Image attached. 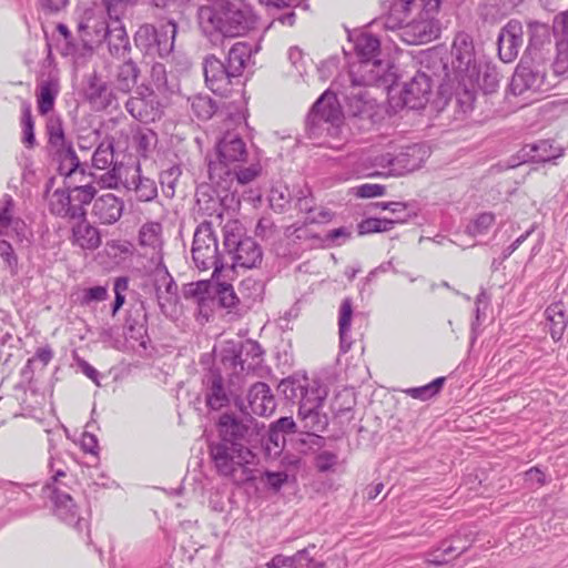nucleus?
I'll use <instances>...</instances> for the list:
<instances>
[{
	"mask_svg": "<svg viewBox=\"0 0 568 568\" xmlns=\"http://www.w3.org/2000/svg\"><path fill=\"white\" fill-rule=\"evenodd\" d=\"M389 83H365L354 81L349 74L335 80L313 104L306 118V131L311 139H317L326 134L334 136L338 133L343 122L341 103L352 118L369 119L373 104L368 99L366 87L384 85Z\"/></svg>",
	"mask_w": 568,
	"mask_h": 568,
	"instance_id": "nucleus-1",
	"label": "nucleus"
},
{
	"mask_svg": "<svg viewBox=\"0 0 568 568\" xmlns=\"http://www.w3.org/2000/svg\"><path fill=\"white\" fill-rule=\"evenodd\" d=\"M202 33L212 42L246 34L256 24L251 7L241 0H207L197 9Z\"/></svg>",
	"mask_w": 568,
	"mask_h": 568,
	"instance_id": "nucleus-2",
	"label": "nucleus"
},
{
	"mask_svg": "<svg viewBox=\"0 0 568 568\" xmlns=\"http://www.w3.org/2000/svg\"><path fill=\"white\" fill-rule=\"evenodd\" d=\"M422 65L430 69L440 83V91L445 87L453 88L455 81L478 82L480 78V64L476 60L473 38L466 32L456 34L448 59H444L438 51H430L422 59Z\"/></svg>",
	"mask_w": 568,
	"mask_h": 568,
	"instance_id": "nucleus-3",
	"label": "nucleus"
},
{
	"mask_svg": "<svg viewBox=\"0 0 568 568\" xmlns=\"http://www.w3.org/2000/svg\"><path fill=\"white\" fill-rule=\"evenodd\" d=\"M280 388L285 398L298 402V419L304 433L315 434L325 430L328 417L321 412L328 394L325 385L315 379L286 378L281 382Z\"/></svg>",
	"mask_w": 568,
	"mask_h": 568,
	"instance_id": "nucleus-4",
	"label": "nucleus"
},
{
	"mask_svg": "<svg viewBox=\"0 0 568 568\" xmlns=\"http://www.w3.org/2000/svg\"><path fill=\"white\" fill-rule=\"evenodd\" d=\"M50 479L42 487V496L52 504L53 514L64 524L72 526L78 532L88 530V520L80 516L79 508L72 498L73 475L67 471L62 460L50 457Z\"/></svg>",
	"mask_w": 568,
	"mask_h": 568,
	"instance_id": "nucleus-5",
	"label": "nucleus"
},
{
	"mask_svg": "<svg viewBox=\"0 0 568 568\" xmlns=\"http://www.w3.org/2000/svg\"><path fill=\"white\" fill-rule=\"evenodd\" d=\"M351 51L354 52L356 61L349 62L347 74L354 81L365 83H389L392 73L389 64L378 59L381 53V39L368 31L355 30L348 34Z\"/></svg>",
	"mask_w": 568,
	"mask_h": 568,
	"instance_id": "nucleus-6",
	"label": "nucleus"
},
{
	"mask_svg": "<svg viewBox=\"0 0 568 568\" xmlns=\"http://www.w3.org/2000/svg\"><path fill=\"white\" fill-rule=\"evenodd\" d=\"M95 186L88 182L84 184H69L65 189H57L49 196L48 206L52 215L68 222L84 220L85 205L90 204L97 193Z\"/></svg>",
	"mask_w": 568,
	"mask_h": 568,
	"instance_id": "nucleus-7",
	"label": "nucleus"
},
{
	"mask_svg": "<svg viewBox=\"0 0 568 568\" xmlns=\"http://www.w3.org/2000/svg\"><path fill=\"white\" fill-rule=\"evenodd\" d=\"M178 23L173 19L160 23L141 24L134 33L135 47L145 55L168 58L174 50Z\"/></svg>",
	"mask_w": 568,
	"mask_h": 568,
	"instance_id": "nucleus-8",
	"label": "nucleus"
},
{
	"mask_svg": "<svg viewBox=\"0 0 568 568\" xmlns=\"http://www.w3.org/2000/svg\"><path fill=\"white\" fill-rule=\"evenodd\" d=\"M221 362L227 375L244 384V377L263 362L261 345L252 339L232 343L222 351Z\"/></svg>",
	"mask_w": 568,
	"mask_h": 568,
	"instance_id": "nucleus-9",
	"label": "nucleus"
},
{
	"mask_svg": "<svg viewBox=\"0 0 568 568\" xmlns=\"http://www.w3.org/2000/svg\"><path fill=\"white\" fill-rule=\"evenodd\" d=\"M192 258L200 271L213 268V276L224 268L217 236L211 222L204 221L196 227L193 236Z\"/></svg>",
	"mask_w": 568,
	"mask_h": 568,
	"instance_id": "nucleus-10",
	"label": "nucleus"
},
{
	"mask_svg": "<svg viewBox=\"0 0 568 568\" xmlns=\"http://www.w3.org/2000/svg\"><path fill=\"white\" fill-rule=\"evenodd\" d=\"M224 247L232 256L233 266L255 268L262 264V247L252 237H242L241 229L226 224L224 227Z\"/></svg>",
	"mask_w": 568,
	"mask_h": 568,
	"instance_id": "nucleus-11",
	"label": "nucleus"
},
{
	"mask_svg": "<svg viewBox=\"0 0 568 568\" xmlns=\"http://www.w3.org/2000/svg\"><path fill=\"white\" fill-rule=\"evenodd\" d=\"M440 3L442 0H428L424 6L425 13H422L418 19L406 22L399 38L407 44H420L436 39L439 34L438 21L429 14L437 12Z\"/></svg>",
	"mask_w": 568,
	"mask_h": 568,
	"instance_id": "nucleus-12",
	"label": "nucleus"
},
{
	"mask_svg": "<svg viewBox=\"0 0 568 568\" xmlns=\"http://www.w3.org/2000/svg\"><path fill=\"white\" fill-rule=\"evenodd\" d=\"M189 293L197 300L201 308L206 305V301L211 297L221 307L229 310L230 313H239L241 311L240 306L243 307L241 296L235 293L231 284L225 282L210 283L201 281L193 284Z\"/></svg>",
	"mask_w": 568,
	"mask_h": 568,
	"instance_id": "nucleus-13",
	"label": "nucleus"
},
{
	"mask_svg": "<svg viewBox=\"0 0 568 568\" xmlns=\"http://www.w3.org/2000/svg\"><path fill=\"white\" fill-rule=\"evenodd\" d=\"M204 383L206 385V405L211 409L219 410L227 406L231 400L237 406L243 384L233 376L229 375V384L225 386L221 373L216 369H211Z\"/></svg>",
	"mask_w": 568,
	"mask_h": 568,
	"instance_id": "nucleus-14",
	"label": "nucleus"
},
{
	"mask_svg": "<svg viewBox=\"0 0 568 568\" xmlns=\"http://www.w3.org/2000/svg\"><path fill=\"white\" fill-rule=\"evenodd\" d=\"M215 150L216 160H211L207 164L209 179H211L214 165L221 164V166H224L223 169H230L246 162L248 155L246 144L237 130L227 129L217 140Z\"/></svg>",
	"mask_w": 568,
	"mask_h": 568,
	"instance_id": "nucleus-15",
	"label": "nucleus"
},
{
	"mask_svg": "<svg viewBox=\"0 0 568 568\" xmlns=\"http://www.w3.org/2000/svg\"><path fill=\"white\" fill-rule=\"evenodd\" d=\"M125 110L142 123L155 122L163 114V105L158 94L146 85L139 87L135 94L128 99Z\"/></svg>",
	"mask_w": 568,
	"mask_h": 568,
	"instance_id": "nucleus-16",
	"label": "nucleus"
},
{
	"mask_svg": "<svg viewBox=\"0 0 568 568\" xmlns=\"http://www.w3.org/2000/svg\"><path fill=\"white\" fill-rule=\"evenodd\" d=\"M434 85L440 89V83L430 69L425 68L424 71H418L400 91L403 104L412 110L423 109L429 101Z\"/></svg>",
	"mask_w": 568,
	"mask_h": 568,
	"instance_id": "nucleus-17",
	"label": "nucleus"
},
{
	"mask_svg": "<svg viewBox=\"0 0 568 568\" xmlns=\"http://www.w3.org/2000/svg\"><path fill=\"white\" fill-rule=\"evenodd\" d=\"M92 166L95 170H105L100 176V184L106 189H116L121 181L122 164L114 161V141L105 138L92 154Z\"/></svg>",
	"mask_w": 568,
	"mask_h": 568,
	"instance_id": "nucleus-18",
	"label": "nucleus"
},
{
	"mask_svg": "<svg viewBox=\"0 0 568 568\" xmlns=\"http://www.w3.org/2000/svg\"><path fill=\"white\" fill-rule=\"evenodd\" d=\"M210 454L217 471L223 476L233 475L236 466L250 463L251 450L239 444L219 442L210 446Z\"/></svg>",
	"mask_w": 568,
	"mask_h": 568,
	"instance_id": "nucleus-19",
	"label": "nucleus"
},
{
	"mask_svg": "<svg viewBox=\"0 0 568 568\" xmlns=\"http://www.w3.org/2000/svg\"><path fill=\"white\" fill-rule=\"evenodd\" d=\"M202 64L206 87L217 95H227L234 84L241 83L235 74H231L227 64L214 54L206 55Z\"/></svg>",
	"mask_w": 568,
	"mask_h": 568,
	"instance_id": "nucleus-20",
	"label": "nucleus"
},
{
	"mask_svg": "<svg viewBox=\"0 0 568 568\" xmlns=\"http://www.w3.org/2000/svg\"><path fill=\"white\" fill-rule=\"evenodd\" d=\"M220 191L223 192L217 186L216 189L210 185L197 186L195 192L197 212L205 216L222 219L224 209L240 204V200L235 197L236 190L223 196Z\"/></svg>",
	"mask_w": 568,
	"mask_h": 568,
	"instance_id": "nucleus-21",
	"label": "nucleus"
},
{
	"mask_svg": "<svg viewBox=\"0 0 568 568\" xmlns=\"http://www.w3.org/2000/svg\"><path fill=\"white\" fill-rule=\"evenodd\" d=\"M221 164L214 165L211 173V183L222 191L233 192L232 187L236 183L245 185L255 180L261 173V164L258 162L251 163L246 168L236 164L230 169H223Z\"/></svg>",
	"mask_w": 568,
	"mask_h": 568,
	"instance_id": "nucleus-22",
	"label": "nucleus"
},
{
	"mask_svg": "<svg viewBox=\"0 0 568 568\" xmlns=\"http://www.w3.org/2000/svg\"><path fill=\"white\" fill-rule=\"evenodd\" d=\"M239 409L244 414L270 416L276 408V400L266 383L253 384L245 398L240 396Z\"/></svg>",
	"mask_w": 568,
	"mask_h": 568,
	"instance_id": "nucleus-23",
	"label": "nucleus"
},
{
	"mask_svg": "<svg viewBox=\"0 0 568 568\" xmlns=\"http://www.w3.org/2000/svg\"><path fill=\"white\" fill-rule=\"evenodd\" d=\"M524 43V30L520 21L511 19L499 31L497 38L498 55L501 61L513 62Z\"/></svg>",
	"mask_w": 568,
	"mask_h": 568,
	"instance_id": "nucleus-24",
	"label": "nucleus"
},
{
	"mask_svg": "<svg viewBox=\"0 0 568 568\" xmlns=\"http://www.w3.org/2000/svg\"><path fill=\"white\" fill-rule=\"evenodd\" d=\"M91 203V216L102 225L116 223L124 211L123 199L109 192L101 195L95 194Z\"/></svg>",
	"mask_w": 568,
	"mask_h": 568,
	"instance_id": "nucleus-25",
	"label": "nucleus"
},
{
	"mask_svg": "<svg viewBox=\"0 0 568 568\" xmlns=\"http://www.w3.org/2000/svg\"><path fill=\"white\" fill-rule=\"evenodd\" d=\"M83 93L85 100L97 110L111 108L116 101L112 88L95 72L87 78Z\"/></svg>",
	"mask_w": 568,
	"mask_h": 568,
	"instance_id": "nucleus-26",
	"label": "nucleus"
},
{
	"mask_svg": "<svg viewBox=\"0 0 568 568\" xmlns=\"http://www.w3.org/2000/svg\"><path fill=\"white\" fill-rule=\"evenodd\" d=\"M150 281L155 300L161 308L164 307L165 302L170 303L178 297V285L162 258L151 272Z\"/></svg>",
	"mask_w": 568,
	"mask_h": 568,
	"instance_id": "nucleus-27",
	"label": "nucleus"
},
{
	"mask_svg": "<svg viewBox=\"0 0 568 568\" xmlns=\"http://www.w3.org/2000/svg\"><path fill=\"white\" fill-rule=\"evenodd\" d=\"M564 154V149L551 140H539L535 143L524 145L518 152V160L523 163H547L552 162Z\"/></svg>",
	"mask_w": 568,
	"mask_h": 568,
	"instance_id": "nucleus-28",
	"label": "nucleus"
},
{
	"mask_svg": "<svg viewBox=\"0 0 568 568\" xmlns=\"http://www.w3.org/2000/svg\"><path fill=\"white\" fill-rule=\"evenodd\" d=\"M509 88L514 95H521L526 91H546L548 89L545 88V74L523 63L517 65Z\"/></svg>",
	"mask_w": 568,
	"mask_h": 568,
	"instance_id": "nucleus-29",
	"label": "nucleus"
},
{
	"mask_svg": "<svg viewBox=\"0 0 568 568\" xmlns=\"http://www.w3.org/2000/svg\"><path fill=\"white\" fill-rule=\"evenodd\" d=\"M125 189L133 194L136 202H153L159 196L158 183L142 173L141 164L136 163L134 173L125 181Z\"/></svg>",
	"mask_w": 568,
	"mask_h": 568,
	"instance_id": "nucleus-30",
	"label": "nucleus"
},
{
	"mask_svg": "<svg viewBox=\"0 0 568 568\" xmlns=\"http://www.w3.org/2000/svg\"><path fill=\"white\" fill-rule=\"evenodd\" d=\"M50 152L58 162L59 173L70 180L69 184H73L72 180L75 179L77 175L81 176L80 182L83 181L85 178V168L80 162L72 144Z\"/></svg>",
	"mask_w": 568,
	"mask_h": 568,
	"instance_id": "nucleus-31",
	"label": "nucleus"
},
{
	"mask_svg": "<svg viewBox=\"0 0 568 568\" xmlns=\"http://www.w3.org/2000/svg\"><path fill=\"white\" fill-rule=\"evenodd\" d=\"M426 150L420 144H410L395 154L394 175H404L422 166L425 161Z\"/></svg>",
	"mask_w": 568,
	"mask_h": 568,
	"instance_id": "nucleus-32",
	"label": "nucleus"
},
{
	"mask_svg": "<svg viewBox=\"0 0 568 568\" xmlns=\"http://www.w3.org/2000/svg\"><path fill=\"white\" fill-rule=\"evenodd\" d=\"M72 242L82 250L94 251L101 245V233L98 227L84 220H77L72 225Z\"/></svg>",
	"mask_w": 568,
	"mask_h": 568,
	"instance_id": "nucleus-33",
	"label": "nucleus"
},
{
	"mask_svg": "<svg viewBox=\"0 0 568 568\" xmlns=\"http://www.w3.org/2000/svg\"><path fill=\"white\" fill-rule=\"evenodd\" d=\"M248 432V427L235 418L233 415L224 414L219 420L220 442L227 444H239L244 446L243 440Z\"/></svg>",
	"mask_w": 568,
	"mask_h": 568,
	"instance_id": "nucleus-34",
	"label": "nucleus"
},
{
	"mask_svg": "<svg viewBox=\"0 0 568 568\" xmlns=\"http://www.w3.org/2000/svg\"><path fill=\"white\" fill-rule=\"evenodd\" d=\"M79 29L87 36H92L91 41L93 42L105 40L113 30L103 14L97 17L93 11L85 12L83 20L79 23Z\"/></svg>",
	"mask_w": 568,
	"mask_h": 568,
	"instance_id": "nucleus-35",
	"label": "nucleus"
},
{
	"mask_svg": "<svg viewBox=\"0 0 568 568\" xmlns=\"http://www.w3.org/2000/svg\"><path fill=\"white\" fill-rule=\"evenodd\" d=\"M412 9L413 8L410 6L403 1L395 0L389 8V12L383 19L375 21L373 26H383L386 30L392 31L399 30V33H402V28L405 26L406 19Z\"/></svg>",
	"mask_w": 568,
	"mask_h": 568,
	"instance_id": "nucleus-36",
	"label": "nucleus"
},
{
	"mask_svg": "<svg viewBox=\"0 0 568 568\" xmlns=\"http://www.w3.org/2000/svg\"><path fill=\"white\" fill-rule=\"evenodd\" d=\"M353 317V302L349 297L342 301L338 314L339 347L343 353L349 351L352 337L349 335Z\"/></svg>",
	"mask_w": 568,
	"mask_h": 568,
	"instance_id": "nucleus-37",
	"label": "nucleus"
},
{
	"mask_svg": "<svg viewBox=\"0 0 568 568\" xmlns=\"http://www.w3.org/2000/svg\"><path fill=\"white\" fill-rule=\"evenodd\" d=\"M58 94L59 84L55 80L48 79L38 84L36 97L38 112L41 115H47L53 110Z\"/></svg>",
	"mask_w": 568,
	"mask_h": 568,
	"instance_id": "nucleus-38",
	"label": "nucleus"
},
{
	"mask_svg": "<svg viewBox=\"0 0 568 568\" xmlns=\"http://www.w3.org/2000/svg\"><path fill=\"white\" fill-rule=\"evenodd\" d=\"M113 30L105 39L111 55L118 59H130L131 45L125 28L122 23H113Z\"/></svg>",
	"mask_w": 568,
	"mask_h": 568,
	"instance_id": "nucleus-39",
	"label": "nucleus"
},
{
	"mask_svg": "<svg viewBox=\"0 0 568 568\" xmlns=\"http://www.w3.org/2000/svg\"><path fill=\"white\" fill-rule=\"evenodd\" d=\"M547 321L550 323V336L555 342L562 338L567 327L566 307L561 301L551 303L545 311Z\"/></svg>",
	"mask_w": 568,
	"mask_h": 568,
	"instance_id": "nucleus-40",
	"label": "nucleus"
},
{
	"mask_svg": "<svg viewBox=\"0 0 568 568\" xmlns=\"http://www.w3.org/2000/svg\"><path fill=\"white\" fill-rule=\"evenodd\" d=\"M139 74L140 70L131 58L123 60V63L119 65L115 73V89L122 93L131 92L136 84Z\"/></svg>",
	"mask_w": 568,
	"mask_h": 568,
	"instance_id": "nucleus-41",
	"label": "nucleus"
},
{
	"mask_svg": "<svg viewBox=\"0 0 568 568\" xmlns=\"http://www.w3.org/2000/svg\"><path fill=\"white\" fill-rule=\"evenodd\" d=\"M251 55L252 47L246 42H236L229 51L226 64L231 70V74H235L240 81L246 62L250 60Z\"/></svg>",
	"mask_w": 568,
	"mask_h": 568,
	"instance_id": "nucleus-42",
	"label": "nucleus"
},
{
	"mask_svg": "<svg viewBox=\"0 0 568 568\" xmlns=\"http://www.w3.org/2000/svg\"><path fill=\"white\" fill-rule=\"evenodd\" d=\"M16 202L10 194L0 199V235H8L11 230L17 231L22 221L14 215Z\"/></svg>",
	"mask_w": 568,
	"mask_h": 568,
	"instance_id": "nucleus-43",
	"label": "nucleus"
},
{
	"mask_svg": "<svg viewBox=\"0 0 568 568\" xmlns=\"http://www.w3.org/2000/svg\"><path fill=\"white\" fill-rule=\"evenodd\" d=\"M265 284L262 280L252 276L245 277L239 285V292L243 307L250 308L253 303L261 301L264 295Z\"/></svg>",
	"mask_w": 568,
	"mask_h": 568,
	"instance_id": "nucleus-44",
	"label": "nucleus"
},
{
	"mask_svg": "<svg viewBox=\"0 0 568 568\" xmlns=\"http://www.w3.org/2000/svg\"><path fill=\"white\" fill-rule=\"evenodd\" d=\"M456 540H443L437 549L428 555V561L434 565H444L456 558L467 550L468 544H463L462 547H455Z\"/></svg>",
	"mask_w": 568,
	"mask_h": 568,
	"instance_id": "nucleus-45",
	"label": "nucleus"
},
{
	"mask_svg": "<svg viewBox=\"0 0 568 568\" xmlns=\"http://www.w3.org/2000/svg\"><path fill=\"white\" fill-rule=\"evenodd\" d=\"M478 82H469L466 81H455L453 88L445 87L444 92L440 91V94H445L448 89H455L456 91V101L459 109L466 113L473 109L475 102V89Z\"/></svg>",
	"mask_w": 568,
	"mask_h": 568,
	"instance_id": "nucleus-46",
	"label": "nucleus"
},
{
	"mask_svg": "<svg viewBox=\"0 0 568 568\" xmlns=\"http://www.w3.org/2000/svg\"><path fill=\"white\" fill-rule=\"evenodd\" d=\"M45 129L50 151L72 144L65 139L63 124L59 116L50 115Z\"/></svg>",
	"mask_w": 568,
	"mask_h": 568,
	"instance_id": "nucleus-47",
	"label": "nucleus"
},
{
	"mask_svg": "<svg viewBox=\"0 0 568 568\" xmlns=\"http://www.w3.org/2000/svg\"><path fill=\"white\" fill-rule=\"evenodd\" d=\"M408 214L398 216L395 220L379 219V217H367L358 224V233L361 235L386 232L394 227L395 223H402L406 221Z\"/></svg>",
	"mask_w": 568,
	"mask_h": 568,
	"instance_id": "nucleus-48",
	"label": "nucleus"
},
{
	"mask_svg": "<svg viewBox=\"0 0 568 568\" xmlns=\"http://www.w3.org/2000/svg\"><path fill=\"white\" fill-rule=\"evenodd\" d=\"M21 129L22 143L26 148L32 149L36 145L34 120L31 104L27 101H23L21 105Z\"/></svg>",
	"mask_w": 568,
	"mask_h": 568,
	"instance_id": "nucleus-49",
	"label": "nucleus"
},
{
	"mask_svg": "<svg viewBox=\"0 0 568 568\" xmlns=\"http://www.w3.org/2000/svg\"><path fill=\"white\" fill-rule=\"evenodd\" d=\"M496 216L491 212H481L473 217L466 225L465 232L470 236L486 235L495 224Z\"/></svg>",
	"mask_w": 568,
	"mask_h": 568,
	"instance_id": "nucleus-50",
	"label": "nucleus"
},
{
	"mask_svg": "<svg viewBox=\"0 0 568 568\" xmlns=\"http://www.w3.org/2000/svg\"><path fill=\"white\" fill-rule=\"evenodd\" d=\"M182 174L180 164H172L163 169L159 175V182L165 197L172 199L175 194L176 183Z\"/></svg>",
	"mask_w": 568,
	"mask_h": 568,
	"instance_id": "nucleus-51",
	"label": "nucleus"
},
{
	"mask_svg": "<svg viewBox=\"0 0 568 568\" xmlns=\"http://www.w3.org/2000/svg\"><path fill=\"white\" fill-rule=\"evenodd\" d=\"M445 381V377H437L424 386L407 388L405 393L412 398L428 400L440 392Z\"/></svg>",
	"mask_w": 568,
	"mask_h": 568,
	"instance_id": "nucleus-52",
	"label": "nucleus"
},
{
	"mask_svg": "<svg viewBox=\"0 0 568 568\" xmlns=\"http://www.w3.org/2000/svg\"><path fill=\"white\" fill-rule=\"evenodd\" d=\"M162 225L158 222H150L142 225L139 232V242L142 246L156 248L161 245Z\"/></svg>",
	"mask_w": 568,
	"mask_h": 568,
	"instance_id": "nucleus-53",
	"label": "nucleus"
},
{
	"mask_svg": "<svg viewBox=\"0 0 568 568\" xmlns=\"http://www.w3.org/2000/svg\"><path fill=\"white\" fill-rule=\"evenodd\" d=\"M151 83L160 93H173L175 85L168 79L166 68L162 63H154L150 71Z\"/></svg>",
	"mask_w": 568,
	"mask_h": 568,
	"instance_id": "nucleus-54",
	"label": "nucleus"
},
{
	"mask_svg": "<svg viewBox=\"0 0 568 568\" xmlns=\"http://www.w3.org/2000/svg\"><path fill=\"white\" fill-rule=\"evenodd\" d=\"M529 30V42L527 49L531 52L540 49L544 43L549 41L550 31L549 27L540 22H531L528 26Z\"/></svg>",
	"mask_w": 568,
	"mask_h": 568,
	"instance_id": "nucleus-55",
	"label": "nucleus"
},
{
	"mask_svg": "<svg viewBox=\"0 0 568 568\" xmlns=\"http://www.w3.org/2000/svg\"><path fill=\"white\" fill-rule=\"evenodd\" d=\"M102 2L111 23H121V19L125 16L128 9L136 2V0H102Z\"/></svg>",
	"mask_w": 568,
	"mask_h": 568,
	"instance_id": "nucleus-56",
	"label": "nucleus"
},
{
	"mask_svg": "<svg viewBox=\"0 0 568 568\" xmlns=\"http://www.w3.org/2000/svg\"><path fill=\"white\" fill-rule=\"evenodd\" d=\"M193 114L202 121H206L216 112L214 101L207 95H196L191 101Z\"/></svg>",
	"mask_w": 568,
	"mask_h": 568,
	"instance_id": "nucleus-57",
	"label": "nucleus"
},
{
	"mask_svg": "<svg viewBox=\"0 0 568 568\" xmlns=\"http://www.w3.org/2000/svg\"><path fill=\"white\" fill-rule=\"evenodd\" d=\"M500 74L495 65L486 63L480 67V78L476 87H480L485 93H493L499 87Z\"/></svg>",
	"mask_w": 568,
	"mask_h": 568,
	"instance_id": "nucleus-58",
	"label": "nucleus"
},
{
	"mask_svg": "<svg viewBox=\"0 0 568 568\" xmlns=\"http://www.w3.org/2000/svg\"><path fill=\"white\" fill-rule=\"evenodd\" d=\"M133 142L138 153L141 156L146 158L151 150L155 146L158 142V136L154 131L150 129H143L139 130L133 135Z\"/></svg>",
	"mask_w": 568,
	"mask_h": 568,
	"instance_id": "nucleus-59",
	"label": "nucleus"
},
{
	"mask_svg": "<svg viewBox=\"0 0 568 568\" xmlns=\"http://www.w3.org/2000/svg\"><path fill=\"white\" fill-rule=\"evenodd\" d=\"M490 297L485 290H481L476 296L475 301V320L471 322L473 339L478 335L477 328L480 326L483 320L486 317V310L488 308Z\"/></svg>",
	"mask_w": 568,
	"mask_h": 568,
	"instance_id": "nucleus-60",
	"label": "nucleus"
},
{
	"mask_svg": "<svg viewBox=\"0 0 568 568\" xmlns=\"http://www.w3.org/2000/svg\"><path fill=\"white\" fill-rule=\"evenodd\" d=\"M551 68L556 75L568 73V41H556V57Z\"/></svg>",
	"mask_w": 568,
	"mask_h": 568,
	"instance_id": "nucleus-61",
	"label": "nucleus"
},
{
	"mask_svg": "<svg viewBox=\"0 0 568 568\" xmlns=\"http://www.w3.org/2000/svg\"><path fill=\"white\" fill-rule=\"evenodd\" d=\"M108 288L106 286L97 285L82 290L79 296V303L82 306H89L92 303H98L106 300Z\"/></svg>",
	"mask_w": 568,
	"mask_h": 568,
	"instance_id": "nucleus-62",
	"label": "nucleus"
},
{
	"mask_svg": "<svg viewBox=\"0 0 568 568\" xmlns=\"http://www.w3.org/2000/svg\"><path fill=\"white\" fill-rule=\"evenodd\" d=\"M552 30L556 41H568V10L555 17Z\"/></svg>",
	"mask_w": 568,
	"mask_h": 568,
	"instance_id": "nucleus-63",
	"label": "nucleus"
},
{
	"mask_svg": "<svg viewBox=\"0 0 568 568\" xmlns=\"http://www.w3.org/2000/svg\"><path fill=\"white\" fill-rule=\"evenodd\" d=\"M337 459L338 457L335 453L323 450L316 455L315 466L318 471L326 473L334 468V466L337 464Z\"/></svg>",
	"mask_w": 568,
	"mask_h": 568,
	"instance_id": "nucleus-64",
	"label": "nucleus"
}]
</instances>
